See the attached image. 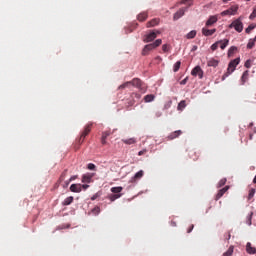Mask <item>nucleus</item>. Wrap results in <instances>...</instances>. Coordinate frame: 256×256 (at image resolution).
Masks as SVG:
<instances>
[{
	"mask_svg": "<svg viewBox=\"0 0 256 256\" xmlns=\"http://www.w3.org/2000/svg\"><path fill=\"white\" fill-rule=\"evenodd\" d=\"M239 63H241L240 58H236V59L230 61V63L228 64L227 72L224 73L222 76V81H225V79H227V77H229V75H231V73H233V71H235V69H237V65H239Z\"/></svg>",
	"mask_w": 256,
	"mask_h": 256,
	"instance_id": "obj_1",
	"label": "nucleus"
},
{
	"mask_svg": "<svg viewBox=\"0 0 256 256\" xmlns=\"http://www.w3.org/2000/svg\"><path fill=\"white\" fill-rule=\"evenodd\" d=\"M161 43H163V40L161 39H157L155 42L145 45L143 50H142V55L144 57H146L147 55H149L150 51H153L154 49H157V47H159L161 45Z\"/></svg>",
	"mask_w": 256,
	"mask_h": 256,
	"instance_id": "obj_2",
	"label": "nucleus"
},
{
	"mask_svg": "<svg viewBox=\"0 0 256 256\" xmlns=\"http://www.w3.org/2000/svg\"><path fill=\"white\" fill-rule=\"evenodd\" d=\"M91 127H93V123H89L85 126L83 132L80 135V138L78 139L79 145L83 144V141H85V137L91 133Z\"/></svg>",
	"mask_w": 256,
	"mask_h": 256,
	"instance_id": "obj_3",
	"label": "nucleus"
},
{
	"mask_svg": "<svg viewBox=\"0 0 256 256\" xmlns=\"http://www.w3.org/2000/svg\"><path fill=\"white\" fill-rule=\"evenodd\" d=\"M229 29H235L238 33L243 31V22H241V18L234 20L230 25Z\"/></svg>",
	"mask_w": 256,
	"mask_h": 256,
	"instance_id": "obj_4",
	"label": "nucleus"
},
{
	"mask_svg": "<svg viewBox=\"0 0 256 256\" xmlns=\"http://www.w3.org/2000/svg\"><path fill=\"white\" fill-rule=\"evenodd\" d=\"M237 11H239V6H232L229 9L221 12V16L225 17L227 15H235V13H237Z\"/></svg>",
	"mask_w": 256,
	"mask_h": 256,
	"instance_id": "obj_5",
	"label": "nucleus"
},
{
	"mask_svg": "<svg viewBox=\"0 0 256 256\" xmlns=\"http://www.w3.org/2000/svg\"><path fill=\"white\" fill-rule=\"evenodd\" d=\"M189 10V7L180 8L174 15H173V21H178V19H181L183 15H185V12Z\"/></svg>",
	"mask_w": 256,
	"mask_h": 256,
	"instance_id": "obj_6",
	"label": "nucleus"
},
{
	"mask_svg": "<svg viewBox=\"0 0 256 256\" xmlns=\"http://www.w3.org/2000/svg\"><path fill=\"white\" fill-rule=\"evenodd\" d=\"M155 39H157V33L155 32H150L149 34H146L144 36V43H151L152 41H155Z\"/></svg>",
	"mask_w": 256,
	"mask_h": 256,
	"instance_id": "obj_7",
	"label": "nucleus"
},
{
	"mask_svg": "<svg viewBox=\"0 0 256 256\" xmlns=\"http://www.w3.org/2000/svg\"><path fill=\"white\" fill-rule=\"evenodd\" d=\"M191 75H193V77H199V79H202L203 77V69H201V66H196L193 68V70L191 71Z\"/></svg>",
	"mask_w": 256,
	"mask_h": 256,
	"instance_id": "obj_8",
	"label": "nucleus"
},
{
	"mask_svg": "<svg viewBox=\"0 0 256 256\" xmlns=\"http://www.w3.org/2000/svg\"><path fill=\"white\" fill-rule=\"evenodd\" d=\"M130 85H132V87H137V89H144L143 82L139 78L132 79Z\"/></svg>",
	"mask_w": 256,
	"mask_h": 256,
	"instance_id": "obj_9",
	"label": "nucleus"
},
{
	"mask_svg": "<svg viewBox=\"0 0 256 256\" xmlns=\"http://www.w3.org/2000/svg\"><path fill=\"white\" fill-rule=\"evenodd\" d=\"M229 191V186H225L224 188L220 189L215 196V201H219L221 197H223Z\"/></svg>",
	"mask_w": 256,
	"mask_h": 256,
	"instance_id": "obj_10",
	"label": "nucleus"
},
{
	"mask_svg": "<svg viewBox=\"0 0 256 256\" xmlns=\"http://www.w3.org/2000/svg\"><path fill=\"white\" fill-rule=\"evenodd\" d=\"M95 177V173H87L82 176V183H91Z\"/></svg>",
	"mask_w": 256,
	"mask_h": 256,
	"instance_id": "obj_11",
	"label": "nucleus"
},
{
	"mask_svg": "<svg viewBox=\"0 0 256 256\" xmlns=\"http://www.w3.org/2000/svg\"><path fill=\"white\" fill-rule=\"evenodd\" d=\"M180 135H183V131L177 130L172 133H170L167 137L168 141H173V139H177Z\"/></svg>",
	"mask_w": 256,
	"mask_h": 256,
	"instance_id": "obj_12",
	"label": "nucleus"
},
{
	"mask_svg": "<svg viewBox=\"0 0 256 256\" xmlns=\"http://www.w3.org/2000/svg\"><path fill=\"white\" fill-rule=\"evenodd\" d=\"M188 155H189L190 159H192L193 161H197L199 159V156L201 155V153L196 150H190Z\"/></svg>",
	"mask_w": 256,
	"mask_h": 256,
	"instance_id": "obj_13",
	"label": "nucleus"
},
{
	"mask_svg": "<svg viewBox=\"0 0 256 256\" xmlns=\"http://www.w3.org/2000/svg\"><path fill=\"white\" fill-rule=\"evenodd\" d=\"M217 29H207V28H202V34L205 37H211V35H213L214 33H216Z\"/></svg>",
	"mask_w": 256,
	"mask_h": 256,
	"instance_id": "obj_14",
	"label": "nucleus"
},
{
	"mask_svg": "<svg viewBox=\"0 0 256 256\" xmlns=\"http://www.w3.org/2000/svg\"><path fill=\"white\" fill-rule=\"evenodd\" d=\"M149 17V14L147 12H141L137 16V20L140 21V23H143V21H147V18Z\"/></svg>",
	"mask_w": 256,
	"mask_h": 256,
	"instance_id": "obj_15",
	"label": "nucleus"
},
{
	"mask_svg": "<svg viewBox=\"0 0 256 256\" xmlns=\"http://www.w3.org/2000/svg\"><path fill=\"white\" fill-rule=\"evenodd\" d=\"M122 143H124L125 145H135V143H137V138L132 137L127 139H122Z\"/></svg>",
	"mask_w": 256,
	"mask_h": 256,
	"instance_id": "obj_16",
	"label": "nucleus"
},
{
	"mask_svg": "<svg viewBox=\"0 0 256 256\" xmlns=\"http://www.w3.org/2000/svg\"><path fill=\"white\" fill-rule=\"evenodd\" d=\"M70 191L72 193H81V184H72L70 186Z\"/></svg>",
	"mask_w": 256,
	"mask_h": 256,
	"instance_id": "obj_17",
	"label": "nucleus"
},
{
	"mask_svg": "<svg viewBox=\"0 0 256 256\" xmlns=\"http://www.w3.org/2000/svg\"><path fill=\"white\" fill-rule=\"evenodd\" d=\"M218 65H219V60H217L215 58H211L207 61L208 67H218Z\"/></svg>",
	"mask_w": 256,
	"mask_h": 256,
	"instance_id": "obj_18",
	"label": "nucleus"
},
{
	"mask_svg": "<svg viewBox=\"0 0 256 256\" xmlns=\"http://www.w3.org/2000/svg\"><path fill=\"white\" fill-rule=\"evenodd\" d=\"M217 23V16H210L206 22V27H211V25H215Z\"/></svg>",
	"mask_w": 256,
	"mask_h": 256,
	"instance_id": "obj_19",
	"label": "nucleus"
},
{
	"mask_svg": "<svg viewBox=\"0 0 256 256\" xmlns=\"http://www.w3.org/2000/svg\"><path fill=\"white\" fill-rule=\"evenodd\" d=\"M157 25H159V18H154V19L150 20L149 22H147L146 27H148V28L155 27Z\"/></svg>",
	"mask_w": 256,
	"mask_h": 256,
	"instance_id": "obj_20",
	"label": "nucleus"
},
{
	"mask_svg": "<svg viewBox=\"0 0 256 256\" xmlns=\"http://www.w3.org/2000/svg\"><path fill=\"white\" fill-rule=\"evenodd\" d=\"M248 80H249V70H246L243 72L241 77L242 85H245V83H247Z\"/></svg>",
	"mask_w": 256,
	"mask_h": 256,
	"instance_id": "obj_21",
	"label": "nucleus"
},
{
	"mask_svg": "<svg viewBox=\"0 0 256 256\" xmlns=\"http://www.w3.org/2000/svg\"><path fill=\"white\" fill-rule=\"evenodd\" d=\"M246 251H247V253H249L250 255H255L256 249L251 246V242H248V243L246 244Z\"/></svg>",
	"mask_w": 256,
	"mask_h": 256,
	"instance_id": "obj_22",
	"label": "nucleus"
},
{
	"mask_svg": "<svg viewBox=\"0 0 256 256\" xmlns=\"http://www.w3.org/2000/svg\"><path fill=\"white\" fill-rule=\"evenodd\" d=\"M145 175V172L143 170L138 171L134 177L132 178V181H139L143 176Z\"/></svg>",
	"mask_w": 256,
	"mask_h": 256,
	"instance_id": "obj_23",
	"label": "nucleus"
},
{
	"mask_svg": "<svg viewBox=\"0 0 256 256\" xmlns=\"http://www.w3.org/2000/svg\"><path fill=\"white\" fill-rule=\"evenodd\" d=\"M218 45H220V49H225L229 45V39L219 40Z\"/></svg>",
	"mask_w": 256,
	"mask_h": 256,
	"instance_id": "obj_24",
	"label": "nucleus"
},
{
	"mask_svg": "<svg viewBox=\"0 0 256 256\" xmlns=\"http://www.w3.org/2000/svg\"><path fill=\"white\" fill-rule=\"evenodd\" d=\"M145 103H151V101H155V95L148 94L144 97Z\"/></svg>",
	"mask_w": 256,
	"mask_h": 256,
	"instance_id": "obj_25",
	"label": "nucleus"
},
{
	"mask_svg": "<svg viewBox=\"0 0 256 256\" xmlns=\"http://www.w3.org/2000/svg\"><path fill=\"white\" fill-rule=\"evenodd\" d=\"M187 107V102L185 100L180 101V103L178 104V111H183V109H185Z\"/></svg>",
	"mask_w": 256,
	"mask_h": 256,
	"instance_id": "obj_26",
	"label": "nucleus"
},
{
	"mask_svg": "<svg viewBox=\"0 0 256 256\" xmlns=\"http://www.w3.org/2000/svg\"><path fill=\"white\" fill-rule=\"evenodd\" d=\"M121 191H123V187H121V186L111 188V192L116 195H119L121 193Z\"/></svg>",
	"mask_w": 256,
	"mask_h": 256,
	"instance_id": "obj_27",
	"label": "nucleus"
},
{
	"mask_svg": "<svg viewBox=\"0 0 256 256\" xmlns=\"http://www.w3.org/2000/svg\"><path fill=\"white\" fill-rule=\"evenodd\" d=\"M73 196H69L67 197L63 202H62V205L64 206H67V205H71V203H73Z\"/></svg>",
	"mask_w": 256,
	"mask_h": 256,
	"instance_id": "obj_28",
	"label": "nucleus"
},
{
	"mask_svg": "<svg viewBox=\"0 0 256 256\" xmlns=\"http://www.w3.org/2000/svg\"><path fill=\"white\" fill-rule=\"evenodd\" d=\"M120 197H122V194H111V195L109 196V200H110L111 202L117 201V199H120Z\"/></svg>",
	"mask_w": 256,
	"mask_h": 256,
	"instance_id": "obj_29",
	"label": "nucleus"
},
{
	"mask_svg": "<svg viewBox=\"0 0 256 256\" xmlns=\"http://www.w3.org/2000/svg\"><path fill=\"white\" fill-rule=\"evenodd\" d=\"M197 36V31L192 30L187 34V39H195V37Z\"/></svg>",
	"mask_w": 256,
	"mask_h": 256,
	"instance_id": "obj_30",
	"label": "nucleus"
},
{
	"mask_svg": "<svg viewBox=\"0 0 256 256\" xmlns=\"http://www.w3.org/2000/svg\"><path fill=\"white\" fill-rule=\"evenodd\" d=\"M235 51H237V47L235 46L230 47L228 50V57H233V55H235Z\"/></svg>",
	"mask_w": 256,
	"mask_h": 256,
	"instance_id": "obj_31",
	"label": "nucleus"
},
{
	"mask_svg": "<svg viewBox=\"0 0 256 256\" xmlns=\"http://www.w3.org/2000/svg\"><path fill=\"white\" fill-rule=\"evenodd\" d=\"M179 69H181V61H177V62L174 64V67H173L174 73H177V71H179Z\"/></svg>",
	"mask_w": 256,
	"mask_h": 256,
	"instance_id": "obj_32",
	"label": "nucleus"
},
{
	"mask_svg": "<svg viewBox=\"0 0 256 256\" xmlns=\"http://www.w3.org/2000/svg\"><path fill=\"white\" fill-rule=\"evenodd\" d=\"M234 247L230 246L228 250L222 256H232L233 255Z\"/></svg>",
	"mask_w": 256,
	"mask_h": 256,
	"instance_id": "obj_33",
	"label": "nucleus"
},
{
	"mask_svg": "<svg viewBox=\"0 0 256 256\" xmlns=\"http://www.w3.org/2000/svg\"><path fill=\"white\" fill-rule=\"evenodd\" d=\"M187 3H188V8L189 7H191V5H193V0H182L181 2H180V5H187Z\"/></svg>",
	"mask_w": 256,
	"mask_h": 256,
	"instance_id": "obj_34",
	"label": "nucleus"
},
{
	"mask_svg": "<svg viewBox=\"0 0 256 256\" xmlns=\"http://www.w3.org/2000/svg\"><path fill=\"white\" fill-rule=\"evenodd\" d=\"M162 51H163L164 53H169V51H171V46H170L169 44H164V45L162 46Z\"/></svg>",
	"mask_w": 256,
	"mask_h": 256,
	"instance_id": "obj_35",
	"label": "nucleus"
},
{
	"mask_svg": "<svg viewBox=\"0 0 256 256\" xmlns=\"http://www.w3.org/2000/svg\"><path fill=\"white\" fill-rule=\"evenodd\" d=\"M65 177H67V170H64L59 178V183H63L65 181Z\"/></svg>",
	"mask_w": 256,
	"mask_h": 256,
	"instance_id": "obj_36",
	"label": "nucleus"
},
{
	"mask_svg": "<svg viewBox=\"0 0 256 256\" xmlns=\"http://www.w3.org/2000/svg\"><path fill=\"white\" fill-rule=\"evenodd\" d=\"M252 197H255V188L250 189L248 194V201H251Z\"/></svg>",
	"mask_w": 256,
	"mask_h": 256,
	"instance_id": "obj_37",
	"label": "nucleus"
},
{
	"mask_svg": "<svg viewBox=\"0 0 256 256\" xmlns=\"http://www.w3.org/2000/svg\"><path fill=\"white\" fill-rule=\"evenodd\" d=\"M131 81L125 82L124 84L119 86V89H127V87H130Z\"/></svg>",
	"mask_w": 256,
	"mask_h": 256,
	"instance_id": "obj_38",
	"label": "nucleus"
},
{
	"mask_svg": "<svg viewBox=\"0 0 256 256\" xmlns=\"http://www.w3.org/2000/svg\"><path fill=\"white\" fill-rule=\"evenodd\" d=\"M255 47V41L250 40L247 44V49H253Z\"/></svg>",
	"mask_w": 256,
	"mask_h": 256,
	"instance_id": "obj_39",
	"label": "nucleus"
},
{
	"mask_svg": "<svg viewBox=\"0 0 256 256\" xmlns=\"http://www.w3.org/2000/svg\"><path fill=\"white\" fill-rule=\"evenodd\" d=\"M87 169H89V171H95V169H97V166H95V164L93 163H89L87 165Z\"/></svg>",
	"mask_w": 256,
	"mask_h": 256,
	"instance_id": "obj_40",
	"label": "nucleus"
},
{
	"mask_svg": "<svg viewBox=\"0 0 256 256\" xmlns=\"http://www.w3.org/2000/svg\"><path fill=\"white\" fill-rule=\"evenodd\" d=\"M225 183H227V178H222L219 182H218V188L219 187H223L225 185Z\"/></svg>",
	"mask_w": 256,
	"mask_h": 256,
	"instance_id": "obj_41",
	"label": "nucleus"
},
{
	"mask_svg": "<svg viewBox=\"0 0 256 256\" xmlns=\"http://www.w3.org/2000/svg\"><path fill=\"white\" fill-rule=\"evenodd\" d=\"M218 48H219V41H217L216 43L212 44V46H211L212 51H217Z\"/></svg>",
	"mask_w": 256,
	"mask_h": 256,
	"instance_id": "obj_42",
	"label": "nucleus"
},
{
	"mask_svg": "<svg viewBox=\"0 0 256 256\" xmlns=\"http://www.w3.org/2000/svg\"><path fill=\"white\" fill-rule=\"evenodd\" d=\"M256 17V7L253 9L252 13L249 16V19L253 20Z\"/></svg>",
	"mask_w": 256,
	"mask_h": 256,
	"instance_id": "obj_43",
	"label": "nucleus"
},
{
	"mask_svg": "<svg viewBox=\"0 0 256 256\" xmlns=\"http://www.w3.org/2000/svg\"><path fill=\"white\" fill-rule=\"evenodd\" d=\"M109 135H111L110 131H105L102 133V139H107V137H109Z\"/></svg>",
	"mask_w": 256,
	"mask_h": 256,
	"instance_id": "obj_44",
	"label": "nucleus"
},
{
	"mask_svg": "<svg viewBox=\"0 0 256 256\" xmlns=\"http://www.w3.org/2000/svg\"><path fill=\"white\" fill-rule=\"evenodd\" d=\"M253 29H255V26L253 25H249L247 28H246V33H251L253 31Z\"/></svg>",
	"mask_w": 256,
	"mask_h": 256,
	"instance_id": "obj_45",
	"label": "nucleus"
},
{
	"mask_svg": "<svg viewBox=\"0 0 256 256\" xmlns=\"http://www.w3.org/2000/svg\"><path fill=\"white\" fill-rule=\"evenodd\" d=\"M244 66L246 67V69H251V60H247Z\"/></svg>",
	"mask_w": 256,
	"mask_h": 256,
	"instance_id": "obj_46",
	"label": "nucleus"
},
{
	"mask_svg": "<svg viewBox=\"0 0 256 256\" xmlns=\"http://www.w3.org/2000/svg\"><path fill=\"white\" fill-rule=\"evenodd\" d=\"M187 81H189V77H186L180 82V85H187Z\"/></svg>",
	"mask_w": 256,
	"mask_h": 256,
	"instance_id": "obj_47",
	"label": "nucleus"
},
{
	"mask_svg": "<svg viewBox=\"0 0 256 256\" xmlns=\"http://www.w3.org/2000/svg\"><path fill=\"white\" fill-rule=\"evenodd\" d=\"M145 153H147V149L139 151L138 155H139V157H141V155H145Z\"/></svg>",
	"mask_w": 256,
	"mask_h": 256,
	"instance_id": "obj_48",
	"label": "nucleus"
},
{
	"mask_svg": "<svg viewBox=\"0 0 256 256\" xmlns=\"http://www.w3.org/2000/svg\"><path fill=\"white\" fill-rule=\"evenodd\" d=\"M193 229H195V225H190V227L187 230V233H191V231H193Z\"/></svg>",
	"mask_w": 256,
	"mask_h": 256,
	"instance_id": "obj_49",
	"label": "nucleus"
},
{
	"mask_svg": "<svg viewBox=\"0 0 256 256\" xmlns=\"http://www.w3.org/2000/svg\"><path fill=\"white\" fill-rule=\"evenodd\" d=\"M101 143H102V145H106L107 144V139L106 138H101Z\"/></svg>",
	"mask_w": 256,
	"mask_h": 256,
	"instance_id": "obj_50",
	"label": "nucleus"
},
{
	"mask_svg": "<svg viewBox=\"0 0 256 256\" xmlns=\"http://www.w3.org/2000/svg\"><path fill=\"white\" fill-rule=\"evenodd\" d=\"M82 189H84V190H85V189H89V185H87V184L81 185V190H82Z\"/></svg>",
	"mask_w": 256,
	"mask_h": 256,
	"instance_id": "obj_51",
	"label": "nucleus"
},
{
	"mask_svg": "<svg viewBox=\"0 0 256 256\" xmlns=\"http://www.w3.org/2000/svg\"><path fill=\"white\" fill-rule=\"evenodd\" d=\"M171 103H172V102L169 101V102L164 106V108H165V109H169V107H171Z\"/></svg>",
	"mask_w": 256,
	"mask_h": 256,
	"instance_id": "obj_52",
	"label": "nucleus"
},
{
	"mask_svg": "<svg viewBox=\"0 0 256 256\" xmlns=\"http://www.w3.org/2000/svg\"><path fill=\"white\" fill-rule=\"evenodd\" d=\"M69 183H71V181H66V182H64V185H63V187H69Z\"/></svg>",
	"mask_w": 256,
	"mask_h": 256,
	"instance_id": "obj_53",
	"label": "nucleus"
},
{
	"mask_svg": "<svg viewBox=\"0 0 256 256\" xmlns=\"http://www.w3.org/2000/svg\"><path fill=\"white\" fill-rule=\"evenodd\" d=\"M75 179H77V176H72L70 179H69V181L71 182V181H75Z\"/></svg>",
	"mask_w": 256,
	"mask_h": 256,
	"instance_id": "obj_54",
	"label": "nucleus"
},
{
	"mask_svg": "<svg viewBox=\"0 0 256 256\" xmlns=\"http://www.w3.org/2000/svg\"><path fill=\"white\" fill-rule=\"evenodd\" d=\"M95 199H97V194H95V195H93V196L91 197V201H95Z\"/></svg>",
	"mask_w": 256,
	"mask_h": 256,
	"instance_id": "obj_55",
	"label": "nucleus"
},
{
	"mask_svg": "<svg viewBox=\"0 0 256 256\" xmlns=\"http://www.w3.org/2000/svg\"><path fill=\"white\" fill-rule=\"evenodd\" d=\"M93 212L97 211V213H99V207H96L92 210Z\"/></svg>",
	"mask_w": 256,
	"mask_h": 256,
	"instance_id": "obj_56",
	"label": "nucleus"
},
{
	"mask_svg": "<svg viewBox=\"0 0 256 256\" xmlns=\"http://www.w3.org/2000/svg\"><path fill=\"white\" fill-rule=\"evenodd\" d=\"M154 33H156V35H160L161 32L159 30H155Z\"/></svg>",
	"mask_w": 256,
	"mask_h": 256,
	"instance_id": "obj_57",
	"label": "nucleus"
},
{
	"mask_svg": "<svg viewBox=\"0 0 256 256\" xmlns=\"http://www.w3.org/2000/svg\"><path fill=\"white\" fill-rule=\"evenodd\" d=\"M156 61H162L161 56H157Z\"/></svg>",
	"mask_w": 256,
	"mask_h": 256,
	"instance_id": "obj_58",
	"label": "nucleus"
},
{
	"mask_svg": "<svg viewBox=\"0 0 256 256\" xmlns=\"http://www.w3.org/2000/svg\"><path fill=\"white\" fill-rule=\"evenodd\" d=\"M196 49H197V46H194V47H193V51H196Z\"/></svg>",
	"mask_w": 256,
	"mask_h": 256,
	"instance_id": "obj_59",
	"label": "nucleus"
},
{
	"mask_svg": "<svg viewBox=\"0 0 256 256\" xmlns=\"http://www.w3.org/2000/svg\"><path fill=\"white\" fill-rule=\"evenodd\" d=\"M227 239H231V234H228V237H227Z\"/></svg>",
	"mask_w": 256,
	"mask_h": 256,
	"instance_id": "obj_60",
	"label": "nucleus"
},
{
	"mask_svg": "<svg viewBox=\"0 0 256 256\" xmlns=\"http://www.w3.org/2000/svg\"><path fill=\"white\" fill-rule=\"evenodd\" d=\"M228 1H230V0H223V3H227Z\"/></svg>",
	"mask_w": 256,
	"mask_h": 256,
	"instance_id": "obj_61",
	"label": "nucleus"
},
{
	"mask_svg": "<svg viewBox=\"0 0 256 256\" xmlns=\"http://www.w3.org/2000/svg\"><path fill=\"white\" fill-rule=\"evenodd\" d=\"M249 225H251V219L249 220Z\"/></svg>",
	"mask_w": 256,
	"mask_h": 256,
	"instance_id": "obj_62",
	"label": "nucleus"
},
{
	"mask_svg": "<svg viewBox=\"0 0 256 256\" xmlns=\"http://www.w3.org/2000/svg\"><path fill=\"white\" fill-rule=\"evenodd\" d=\"M246 1H251V0H246Z\"/></svg>",
	"mask_w": 256,
	"mask_h": 256,
	"instance_id": "obj_63",
	"label": "nucleus"
}]
</instances>
